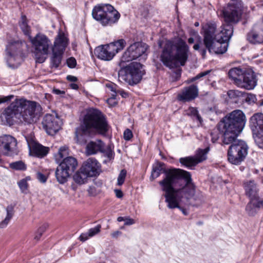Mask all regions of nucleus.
I'll list each match as a JSON object with an SVG mask.
<instances>
[{
    "label": "nucleus",
    "instance_id": "72a5a7b5",
    "mask_svg": "<svg viewBox=\"0 0 263 263\" xmlns=\"http://www.w3.org/2000/svg\"><path fill=\"white\" fill-rule=\"evenodd\" d=\"M68 147L66 146L61 147L58 151L57 154H55L54 158L56 162L58 163L61 161L62 159L68 157Z\"/></svg>",
    "mask_w": 263,
    "mask_h": 263
},
{
    "label": "nucleus",
    "instance_id": "49530a36",
    "mask_svg": "<svg viewBox=\"0 0 263 263\" xmlns=\"http://www.w3.org/2000/svg\"><path fill=\"white\" fill-rule=\"evenodd\" d=\"M18 185L22 192L25 193L28 189V183L26 179H23L18 182Z\"/></svg>",
    "mask_w": 263,
    "mask_h": 263
},
{
    "label": "nucleus",
    "instance_id": "f8f14e48",
    "mask_svg": "<svg viewBox=\"0 0 263 263\" xmlns=\"http://www.w3.org/2000/svg\"><path fill=\"white\" fill-rule=\"evenodd\" d=\"M227 157L228 161L232 164L240 165L246 158L249 146L243 140L237 138L230 141Z\"/></svg>",
    "mask_w": 263,
    "mask_h": 263
},
{
    "label": "nucleus",
    "instance_id": "13d9d810",
    "mask_svg": "<svg viewBox=\"0 0 263 263\" xmlns=\"http://www.w3.org/2000/svg\"><path fill=\"white\" fill-rule=\"evenodd\" d=\"M66 79L69 81L73 82L77 81V78L71 75H68L66 77Z\"/></svg>",
    "mask_w": 263,
    "mask_h": 263
},
{
    "label": "nucleus",
    "instance_id": "20e7f679",
    "mask_svg": "<svg viewBox=\"0 0 263 263\" xmlns=\"http://www.w3.org/2000/svg\"><path fill=\"white\" fill-rule=\"evenodd\" d=\"M246 121V116L240 110L233 111L220 121L218 129L222 134L223 145H229L230 141L237 138L245 127Z\"/></svg>",
    "mask_w": 263,
    "mask_h": 263
},
{
    "label": "nucleus",
    "instance_id": "ddd939ff",
    "mask_svg": "<svg viewBox=\"0 0 263 263\" xmlns=\"http://www.w3.org/2000/svg\"><path fill=\"white\" fill-rule=\"evenodd\" d=\"M220 15L226 24L222 25L237 24L240 20L243 12L242 5L241 1L231 0L220 10Z\"/></svg>",
    "mask_w": 263,
    "mask_h": 263
},
{
    "label": "nucleus",
    "instance_id": "473e14b6",
    "mask_svg": "<svg viewBox=\"0 0 263 263\" xmlns=\"http://www.w3.org/2000/svg\"><path fill=\"white\" fill-rule=\"evenodd\" d=\"M209 151L210 148L208 147L204 149H199L197 151L196 155L194 157L195 158L196 162H197V164L206 159V155Z\"/></svg>",
    "mask_w": 263,
    "mask_h": 263
},
{
    "label": "nucleus",
    "instance_id": "c9c22d12",
    "mask_svg": "<svg viewBox=\"0 0 263 263\" xmlns=\"http://www.w3.org/2000/svg\"><path fill=\"white\" fill-rule=\"evenodd\" d=\"M253 138L256 145L260 148H263V130L253 133Z\"/></svg>",
    "mask_w": 263,
    "mask_h": 263
},
{
    "label": "nucleus",
    "instance_id": "39448f33",
    "mask_svg": "<svg viewBox=\"0 0 263 263\" xmlns=\"http://www.w3.org/2000/svg\"><path fill=\"white\" fill-rule=\"evenodd\" d=\"M233 34V27L231 25H222L221 30L218 33V38L210 43L209 47H202L201 46V38L199 37L198 43H196L193 46V49L195 50L199 51L203 58L206 55V50L210 53L223 54L228 50V42L231 39Z\"/></svg>",
    "mask_w": 263,
    "mask_h": 263
},
{
    "label": "nucleus",
    "instance_id": "37998d69",
    "mask_svg": "<svg viewBox=\"0 0 263 263\" xmlns=\"http://www.w3.org/2000/svg\"><path fill=\"white\" fill-rule=\"evenodd\" d=\"M126 176V171L122 170L118 177L117 183L119 185H121L123 184L125 177Z\"/></svg>",
    "mask_w": 263,
    "mask_h": 263
},
{
    "label": "nucleus",
    "instance_id": "7c9ffc66",
    "mask_svg": "<svg viewBox=\"0 0 263 263\" xmlns=\"http://www.w3.org/2000/svg\"><path fill=\"white\" fill-rule=\"evenodd\" d=\"M20 26L24 34L28 36L29 39V36H31L30 34V27L28 25L27 20L25 15H22L20 21Z\"/></svg>",
    "mask_w": 263,
    "mask_h": 263
},
{
    "label": "nucleus",
    "instance_id": "de8ad7c7",
    "mask_svg": "<svg viewBox=\"0 0 263 263\" xmlns=\"http://www.w3.org/2000/svg\"><path fill=\"white\" fill-rule=\"evenodd\" d=\"M36 178L39 180V181L44 183L47 181L48 176H46L40 172H37L36 173Z\"/></svg>",
    "mask_w": 263,
    "mask_h": 263
},
{
    "label": "nucleus",
    "instance_id": "3c124183",
    "mask_svg": "<svg viewBox=\"0 0 263 263\" xmlns=\"http://www.w3.org/2000/svg\"><path fill=\"white\" fill-rule=\"evenodd\" d=\"M88 192L90 195L94 196L98 194L99 191H98L95 186H90Z\"/></svg>",
    "mask_w": 263,
    "mask_h": 263
},
{
    "label": "nucleus",
    "instance_id": "e2e57ef3",
    "mask_svg": "<svg viewBox=\"0 0 263 263\" xmlns=\"http://www.w3.org/2000/svg\"><path fill=\"white\" fill-rule=\"evenodd\" d=\"M70 86L71 88H72L73 89H76V90L78 89L79 88L78 85L76 83L70 84Z\"/></svg>",
    "mask_w": 263,
    "mask_h": 263
},
{
    "label": "nucleus",
    "instance_id": "7ed1b4c3",
    "mask_svg": "<svg viewBox=\"0 0 263 263\" xmlns=\"http://www.w3.org/2000/svg\"><path fill=\"white\" fill-rule=\"evenodd\" d=\"M106 118L101 111L91 108L86 111L79 127L75 131V137L78 141L80 136H90L98 133L106 136L109 129Z\"/></svg>",
    "mask_w": 263,
    "mask_h": 263
},
{
    "label": "nucleus",
    "instance_id": "a18cd8bd",
    "mask_svg": "<svg viewBox=\"0 0 263 263\" xmlns=\"http://www.w3.org/2000/svg\"><path fill=\"white\" fill-rule=\"evenodd\" d=\"M46 229V225H43L42 226L40 227L36 232V234L34 236V239H36V240H39L41 237L42 234L45 231Z\"/></svg>",
    "mask_w": 263,
    "mask_h": 263
},
{
    "label": "nucleus",
    "instance_id": "052dcab7",
    "mask_svg": "<svg viewBox=\"0 0 263 263\" xmlns=\"http://www.w3.org/2000/svg\"><path fill=\"white\" fill-rule=\"evenodd\" d=\"M52 92L54 94H56V95H62V94H64L65 93V91H62V90H61L59 89H57V88H53V90H52Z\"/></svg>",
    "mask_w": 263,
    "mask_h": 263
},
{
    "label": "nucleus",
    "instance_id": "680f3d73",
    "mask_svg": "<svg viewBox=\"0 0 263 263\" xmlns=\"http://www.w3.org/2000/svg\"><path fill=\"white\" fill-rule=\"evenodd\" d=\"M121 232L119 231H116L111 233V235L113 238H117L118 236L121 235Z\"/></svg>",
    "mask_w": 263,
    "mask_h": 263
},
{
    "label": "nucleus",
    "instance_id": "864d4df0",
    "mask_svg": "<svg viewBox=\"0 0 263 263\" xmlns=\"http://www.w3.org/2000/svg\"><path fill=\"white\" fill-rule=\"evenodd\" d=\"M117 92L118 94L121 95L123 98H126L128 96V93L122 89H117Z\"/></svg>",
    "mask_w": 263,
    "mask_h": 263
},
{
    "label": "nucleus",
    "instance_id": "393cba45",
    "mask_svg": "<svg viewBox=\"0 0 263 263\" xmlns=\"http://www.w3.org/2000/svg\"><path fill=\"white\" fill-rule=\"evenodd\" d=\"M28 146L34 156L38 157H43L48 153L49 149L35 141L32 138H26Z\"/></svg>",
    "mask_w": 263,
    "mask_h": 263
},
{
    "label": "nucleus",
    "instance_id": "c85d7f7f",
    "mask_svg": "<svg viewBox=\"0 0 263 263\" xmlns=\"http://www.w3.org/2000/svg\"><path fill=\"white\" fill-rule=\"evenodd\" d=\"M6 210L7 212L6 216L5 219L0 222L1 229L6 228L14 215V206L12 205L7 206Z\"/></svg>",
    "mask_w": 263,
    "mask_h": 263
},
{
    "label": "nucleus",
    "instance_id": "c03bdc74",
    "mask_svg": "<svg viewBox=\"0 0 263 263\" xmlns=\"http://www.w3.org/2000/svg\"><path fill=\"white\" fill-rule=\"evenodd\" d=\"M101 226L100 224H98L95 228L89 229L88 233L89 237H92L96 235L97 234L100 232Z\"/></svg>",
    "mask_w": 263,
    "mask_h": 263
},
{
    "label": "nucleus",
    "instance_id": "c756f323",
    "mask_svg": "<svg viewBox=\"0 0 263 263\" xmlns=\"http://www.w3.org/2000/svg\"><path fill=\"white\" fill-rule=\"evenodd\" d=\"M73 181L78 184L82 185L87 181L88 175L80 168L73 176Z\"/></svg>",
    "mask_w": 263,
    "mask_h": 263
},
{
    "label": "nucleus",
    "instance_id": "4be33fe9",
    "mask_svg": "<svg viewBox=\"0 0 263 263\" xmlns=\"http://www.w3.org/2000/svg\"><path fill=\"white\" fill-rule=\"evenodd\" d=\"M80 168L89 177L98 176L101 172L100 163L96 159L92 158L85 161Z\"/></svg>",
    "mask_w": 263,
    "mask_h": 263
},
{
    "label": "nucleus",
    "instance_id": "f257e3e1",
    "mask_svg": "<svg viewBox=\"0 0 263 263\" xmlns=\"http://www.w3.org/2000/svg\"><path fill=\"white\" fill-rule=\"evenodd\" d=\"M159 184L165 192L167 208L178 209L184 215H187L189 212L185 206L190 204V200L195 194V186L190 173L179 170L168 171L165 179Z\"/></svg>",
    "mask_w": 263,
    "mask_h": 263
},
{
    "label": "nucleus",
    "instance_id": "f3484780",
    "mask_svg": "<svg viewBox=\"0 0 263 263\" xmlns=\"http://www.w3.org/2000/svg\"><path fill=\"white\" fill-rule=\"evenodd\" d=\"M147 48V45L141 42H135L130 45L121 57L119 66H124L125 63L129 62L144 55Z\"/></svg>",
    "mask_w": 263,
    "mask_h": 263
},
{
    "label": "nucleus",
    "instance_id": "1a4fd4ad",
    "mask_svg": "<svg viewBox=\"0 0 263 263\" xmlns=\"http://www.w3.org/2000/svg\"><path fill=\"white\" fill-rule=\"evenodd\" d=\"M36 61L39 63L44 62L47 55L49 53V49L52 48L50 39L45 34L39 33L34 37L29 36Z\"/></svg>",
    "mask_w": 263,
    "mask_h": 263
},
{
    "label": "nucleus",
    "instance_id": "6e6d98bb",
    "mask_svg": "<svg viewBox=\"0 0 263 263\" xmlns=\"http://www.w3.org/2000/svg\"><path fill=\"white\" fill-rule=\"evenodd\" d=\"M89 237H90L88 236V233L87 232L81 234V235L80 236L79 238L81 241L84 242L87 240L89 238Z\"/></svg>",
    "mask_w": 263,
    "mask_h": 263
},
{
    "label": "nucleus",
    "instance_id": "338daca9",
    "mask_svg": "<svg viewBox=\"0 0 263 263\" xmlns=\"http://www.w3.org/2000/svg\"><path fill=\"white\" fill-rule=\"evenodd\" d=\"M117 90L115 87L113 86L110 87V90L112 92H114L116 94H117Z\"/></svg>",
    "mask_w": 263,
    "mask_h": 263
},
{
    "label": "nucleus",
    "instance_id": "79ce46f5",
    "mask_svg": "<svg viewBox=\"0 0 263 263\" xmlns=\"http://www.w3.org/2000/svg\"><path fill=\"white\" fill-rule=\"evenodd\" d=\"M263 208V200L260 201H254L252 203V206L251 213L250 211H248L250 215H253L256 211V208Z\"/></svg>",
    "mask_w": 263,
    "mask_h": 263
},
{
    "label": "nucleus",
    "instance_id": "e433bc0d",
    "mask_svg": "<svg viewBox=\"0 0 263 263\" xmlns=\"http://www.w3.org/2000/svg\"><path fill=\"white\" fill-rule=\"evenodd\" d=\"M9 167L17 171H25L26 170V164L22 161H18L10 163Z\"/></svg>",
    "mask_w": 263,
    "mask_h": 263
},
{
    "label": "nucleus",
    "instance_id": "0eeeda50",
    "mask_svg": "<svg viewBox=\"0 0 263 263\" xmlns=\"http://www.w3.org/2000/svg\"><path fill=\"white\" fill-rule=\"evenodd\" d=\"M93 18L103 26H111L119 20L120 14L110 4H104L95 6L92 11Z\"/></svg>",
    "mask_w": 263,
    "mask_h": 263
},
{
    "label": "nucleus",
    "instance_id": "aec40b11",
    "mask_svg": "<svg viewBox=\"0 0 263 263\" xmlns=\"http://www.w3.org/2000/svg\"><path fill=\"white\" fill-rule=\"evenodd\" d=\"M42 124L46 132L51 135L55 134L61 128L60 119L51 114H47L45 116Z\"/></svg>",
    "mask_w": 263,
    "mask_h": 263
},
{
    "label": "nucleus",
    "instance_id": "5701e85b",
    "mask_svg": "<svg viewBox=\"0 0 263 263\" xmlns=\"http://www.w3.org/2000/svg\"><path fill=\"white\" fill-rule=\"evenodd\" d=\"M216 25L215 23H209L203 25L201 33L203 36L204 46H210V43L218 38V34H216Z\"/></svg>",
    "mask_w": 263,
    "mask_h": 263
},
{
    "label": "nucleus",
    "instance_id": "4d7b16f0",
    "mask_svg": "<svg viewBox=\"0 0 263 263\" xmlns=\"http://www.w3.org/2000/svg\"><path fill=\"white\" fill-rule=\"evenodd\" d=\"M211 140L213 143L216 142L219 139V136H218V135L217 134H215L214 133H212L211 134Z\"/></svg>",
    "mask_w": 263,
    "mask_h": 263
},
{
    "label": "nucleus",
    "instance_id": "bb28decb",
    "mask_svg": "<svg viewBox=\"0 0 263 263\" xmlns=\"http://www.w3.org/2000/svg\"><path fill=\"white\" fill-rule=\"evenodd\" d=\"M164 165V164L162 162H159L157 163L155 165H154L153 166L152 171L151 173V178L152 179V180H154L157 178H158L160 174L163 173L164 174V177L163 179L162 180H163L166 178V173L170 170H179L182 171H185L183 170L180 169V168H172L170 169H165L163 168V166Z\"/></svg>",
    "mask_w": 263,
    "mask_h": 263
},
{
    "label": "nucleus",
    "instance_id": "9d476101",
    "mask_svg": "<svg viewBox=\"0 0 263 263\" xmlns=\"http://www.w3.org/2000/svg\"><path fill=\"white\" fill-rule=\"evenodd\" d=\"M28 49L24 41L18 40L9 43L6 47L7 61L9 67H17L22 62L24 56V51Z\"/></svg>",
    "mask_w": 263,
    "mask_h": 263
},
{
    "label": "nucleus",
    "instance_id": "a878e982",
    "mask_svg": "<svg viewBox=\"0 0 263 263\" xmlns=\"http://www.w3.org/2000/svg\"><path fill=\"white\" fill-rule=\"evenodd\" d=\"M249 122L252 133L263 131V113H255L250 118Z\"/></svg>",
    "mask_w": 263,
    "mask_h": 263
},
{
    "label": "nucleus",
    "instance_id": "ea45409f",
    "mask_svg": "<svg viewBox=\"0 0 263 263\" xmlns=\"http://www.w3.org/2000/svg\"><path fill=\"white\" fill-rule=\"evenodd\" d=\"M211 72V70H206V71H203V72H201L199 73H198L197 76H196L195 77L191 78V79H188L186 82L187 83H192L199 79H200L201 78H202L206 75H208V74L210 73V72Z\"/></svg>",
    "mask_w": 263,
    "mask_h": 263
},
{
    "label": "nucleus",
    "instance_id": "cd10ccee",
    "mask_svg": "<svg viewBox=\"0 0 263 263\" xmlns=\"http://www.w3.org/2000/svg\"><path fill=\"white\" fill-rule=\"evenodd\" d=\"M103 146H104V143L101 140L90 141L86 146V153L88 155H91L97 154L98 152H101Z\"/></svg>",
    "mask_w": 263,
    "mask_h": 263
},
{
    "label": "nucleus",
    "instance_id": "58836bf2",
    "mask_svg": "<svg viewBox=\"0 0 263 263\" xmlns=\"http://www.w3.org/2000/svg\"><path fill=\"white\" fill-rule=\"evenodd\" d=\"M243 98H245L246 102L248 104H254L257 101L256 95L251 93H246L245 92V95L243 96Z\"/></svg>",
    "mask_w": 263,
    "mask_h": 263
},
{
    "label": "nucleus",
    "instance_id": "bf43d9fd",
    "mask_svg": "<svg viewBox=\"0 0 263 263\" xmlns=\"http://www.w3.org/2000/svg\"><path fill=\"white\" fill-rule=\"evenodd\" d=\"M115 192L116 193V196L117 197L121 198L123 197V193L121 190L116 189L115 190Z\"/></svg>",
    "mask_w": 263,
    "mask_h": 263
},
{
    "label": "nucleus",
    "instance_id": "f03ea898",
    "mask_svg": "<svg viewBox=\"0 0 263 263\" xmlns=\"http://www.w3.org/2000/svg\"><path fill=\"white\" fill-rule=\"evenodd\" d=\"M160 59L163 64L172 69L184 66L190 54V47L182 39L166 40L161 45Z\"/></svg>",
    "mask_w": 263,
    "mask_h": 263
},
{
    "label": "nucleus",
    "instance_id": "4c0bfd02",
    "mask_svg": "<svg viewBox=\"0 0 263 263\" xmlns=\"http://www.w3.org/2000/svg\"><path fill=\"white\" fill-rule=\"evenodd\" d=\"M228 95L231 98L243 97L245 95V92L241 91L238 90H230L228 92Z\"/></svg>",
    "mask_w": 263,
    "mask_h": 263
},
{
    "label": "nucleus",
    "instance_id": "5fc2aeb1",
    "mask_svg": "<svg viewBox=\"0 0 263 263\" xmlns=\"http://www.w3.org/2000/svg\"><path fill=\"white\" fill-rule=\"evenodd\" d=\"M124 224L126 226H130L135 223V220L129 217H125Z\"/></svg>",
    "mask_w": 263,
    "mask_h": 263
},
{
    "label": "nucleus",
    "instance_id": "412c9836",
    "mask_svg": "<svg viewBox=\"0 0 263 263\" xmlns=\"http://www.w3.org/2000/svg\"><path fill=\"white\" fill-rule=\"evenodd\" d=\"M245 193L250 199V202L247 205L246 210L251 212L252 203L254 200H258L259 198L258 189L256 183L253 180L245 182L243 184Z\"/></svg>",
    "mask_w": 263,
    "mask_h": 263
},
{
    "label": "nucleus",
    "instance_id": "4468645a",
    "mask_svg": "<svg viewBox=\"0 0 263 263\" xmlns=\"http://www.w3.org/2000/svg\"><path fill=\"white\" fill-rule=\"evenodd\" d=\"M126 42L123 39L118 40L106 45L97 47L94 50L95 55L99 59L109 61L115 55L125 46Z\"/></svg>",
    "mask_w": 263,
    "mask_h": 263
},
{
    "label": "nucleus",
    "instance_id": "a211bd4d",
    "mask_svg": "<svg viewBox=\"0 0 263 263\" xmlns=\"http://www.w3.org/2000/svg\"><path fill=\"white\" fill-rule=\"evenodd\" d=\"M21 105V103L15 99L5 109L0 115V119L3 125L10 126L13 124L14 118L18 119Z\"/></svg>",
    "mask_w": 263,
    "mask_h": 263
},
{
    "label": "nucleus",
    "instance_id": "69168bd1",
    "mask_svg": "<svg viewBox=\"0 0 263 263\" xmlns=\"http://www.w3.org/2000/svg\"><path fill=\"white\" fill-rule=\"evenodd\" d=\"M125 217H119L117 218V220H118L119 222H121V221H124V220H125Z\"/></svg>",
    "mask_w": 263,
    "mask_h": 263
},
{
    "label": "nucleus",
    "instance_id": "603ef678",
    "mask_svg": "<svg viewBox=\"0 0 263 263\" xmlns=\"http://www.w3.org/2000/svg\"><path fill=\"white\" fill-rule=\"evenodd\" d=\"M14 98L13 95H9L8 96L3 97L0 98V104L2 103H5L11 101L12 99Z\"/></svg>",
    "mask_w": 263,
    "mask_h": 263
},
{
    "label": "nucleus",
    "instance_id": "b1692460",
    "mask_svg": "<svg viewBox=\"0 0 263 263\" xmlns=\"http://www.w3.org/2000/svg\"><path fill=\"white\" fill-rule=\"evenodd\" d=\"M198 96V88L195 84L184 87L177 96L179 101L186 102L195 99Z\"/></svg>",
    "mask_w": 263,
    "mask_h": 263
},
{
    "label": "nucleus",
    "instance_id": "dca6fc26",
    "mask_svg": "<svg viewBox=\"0 0 263 263\" xmlns=\"http://www.w3.org/2000/svg\"><path fill=\"white\" fill-rule=\"evenodd\" d=\"M68 45V39L63 32H59L55 37L51 48V65L52 68H57L61 63L62 55Z\"/></svg>",
    "mask_w": 263,
    "mask_h": 263
},
{
    "label": "nucleus",
    "instance_id": "774afa93",
    "mask_svg": "<svg viewBox=\"0 0 263 263\" xmlns=\"http://www.w3.org/2000/svg\"><path fill=\"white\" fill-rule=\"evenodd\" d=\"M260 106H263V99H262L259 102Z\"/></svg>",
    "mask_w": 263,
    "mask_h": 263
},
{
    "label": "nucleus",
    "instance_id": "423d86ee",
    "mask_svg": "<svg viewBox=\"0 0 263 263\" xmlns=\"http://www.w3.org/2000/svg\"><path fill=\"white\" fill-rule=\"evenodd\" d=\"M229 76L238 87L247 90L254 89L257 85L256 76L251 69L234 67L229 70Z\"/></svg>",
    "mask_w": 263,
    "mask_h": 263
},
{
    "label": "nucleus",
    "instance_id": "09e8293b",
    "mask_svg": "<svg viewBox=\"0 0 263 263\" xmlns=\"http://www.w3.org/2000/svg\"><path fill=\"white\" fill-rule=\"evenodd\" d=\"M67 65L70 68H73L77 65L76 59L73 57H70L67 60Z\"/></svg>",
    "mask_w": 263,
    "mask_h": 263
},
{
    "label": "nucleus",
    "instance_id": "f704fd0d",
    "mask_svg": "<svg viewBox=\"0 0 263 263\" xmlns=\"http://www.w3.org/2000/svg\"><path fill=\"white\" fill-rule=\"evenodd\" d=\"M113 146L111 145H108L106 147H105V145L103 146L102 151L101 153H103L104 155L109 160H111L114 158L115 153L113 151Z\"/></svg>",
    "mask_w": 263,
    "mask_h": 263
},
{
    "label": "nucleus",
    "instance_id": "0e129e2a",
    "mask_svg": "<svg viewBox=\"0 0 263 263\" xmlns=\"http://www.w3.org/2000/svg\"><path fill=\"white\" fill-rule=\"evenodd\" d=\"M187 42L190 44H193L194 42V39L192 37H189L187 40Z\"/></svg>",
    "mask_w": 263,
    "mask_h": 263
},
{
    "label": "nucleus",
    "instance_id": "2f4dec72",
    "mask_svg": "<svg viewBox=\"0 0 263 263\" xmlns=\"http://www.w3.org/2000/svg\"><path fill=\"white\" fill-rule=\"evenodd\" d=\"M179 162L182 165L189 168H191L197 164V162H196L194 157L180 158L179 159Z\"/></svg>",
    "mask_w": 263,
    "mask_h": 263
},
{
    "label": "nucleus",
    "instance_id": "8fccbe9b",
    "mask_svg": "<svg viewBox=\"0 0 263 263\" xmlns=\"http://www.w3.org/2000/svg\"><path fill=\"white\" fill-rule=\"evenodd\" d=\"M124 138L125 140L128 141L133 137L132 132L129 129H126L123 134Z\"/></svg>",
    "mask_w": 263,
    "mask_h": 263
},
{
    "label": "nucleus",
    "instance_id": "6ab92c4d",
    "mask_svg": "<svg viewBox=\"0 0 263 263\" xmlns=\"http://www.w3.org/2000/svg\"><path fill=\"white\" fill-rule=\"evenodd\" d=\"M0 150L5 156H11L17 154V141L9 135L0 136Z\"/></svg>",
    "mask_w": 263,
    "mask_h": 263
},
{
    "label": "nucleus",
    "instance_id": "2eb2a0df",
    "mask_svg": "<svg viewBox=\"0 0 263 263\" xmlns=\"http://www.w3.org/2000/svg\"><path fill=\"white\" fill-rule=\"evenodd\" d=\"M58 163L59 165L55 172V176L57 181L63 184L67 181L68 178L76 170L78 161L75 158L69 156Z\"/></svg>",
    "mask_w": 263,
    "mask_h": 263
},
{
    "label": "nucleus",
    "instance_id": "6e6552de",
    "mask_svg": "<svg viewBox=\"0 0 263 263\" xmlns=\"http://www.w3.org/2000/svg\"><path fill=\"white\" fill-rule=\"evenodd\" d=\"M120 68L118 72L119 80L131 86L139 83L145 74L143 66L140 63L133 62Z\"/></svg>",
    "mask_w": 263,
    "mask_h": 263
},
{
    "label": "nucleus",
    "instance_id": "9b49d317",
    "mask_svg": "<svg viewBox=\"0 0 263 263\" xmlns=\"http://www.w3.org/2000/svg\"><path fill=\"white\" fill-rule=\"evenodd\" d=\"M17 101L21 104L18 119L21 122L27 124L35 122L41 115V106L35 102L23 99H17Z\"/></svg>",
    "mask_w": 263,
    "mask_h": 263
},
{
    "label": "nucleus",
    "instance_id": "a19ab883",
    "mask_svg": "<svg viewBox=\"0 0 263 263\" xmlns=\"http://www.w3.org/2000/svg\"><path fill=\"white\" fill-rule=\"evenodd\" d=\"M187 114L196 118L200 122H201L202 119L200 116L198 114V111L196 108L190 107L188 110Z\"/></svg>",
    "mask_w": 263,
    "mask_h": 263
}]
</instances>
